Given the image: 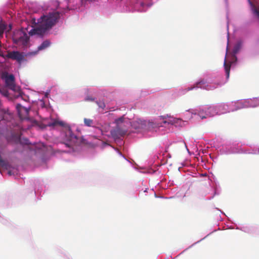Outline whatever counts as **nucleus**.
Here are the masks:
<instances>
[{
	"label": "nucleus",
	"mask_w": 259,
	"mask_h": 259,
	"mask_svg": "<svg viewBox=\"0 0 259 259\" xmlns=\"http://www.w3.org/2000/svg\"><path fill=\"white\" fill-rule=\"evenodd\" d=\"M65 13L64 10L60 12L53 11L43 15L37 20L36 27L29 32V35L43 36L48 34V32L59 21L61 15Z\"/></svg>",
	"instance_id": "nucleus-1"
},
{
	"label": "nucleus",
	"mask_w": 259,
	"mask_h": 259,
	"mask_svg": "<svg viewBox=\"0 0 259 259\" xmlns=\"http://www.w3.org/2000/svg\"><path fill=\"white\" fill-rule=\"evenodd\" d=\"M60 125L63 127L64 140L65 144L68 147H73L77 145L79 143V139L72 133L70 126L67 125L64 122L61 121L55 120L49 124L50 126H55Z\"/></svg>",
	"instance_id": "nucleus-2"
},
{
	"label": "nucleus",
	"mask_w": 259,
	"mask_h": 259,
	"mask_svg": "<svg viewBox=\"0 0 259 259\" xmlns=\"http://www.w3.org/2000/svg\"><path fill=\"white\" fill-rule=\"evenodd\" d=\"M14 44L17 45L26 46L29 41V37L27 33L22 30L15 31L12 37Z\"/></svg>",
	"instance_id": "nucleus-3"
},
{
	"label": "nucleus",
	"mask_w": 259,
	"mask_h": 259,
	"mask_svg": "<svg viewBox=\"0 0 259 259\" xmlns=\"http://www.w3.org/2000/svg\"><path fill=\"white\" fill-rule=\"evenodd\" d=\"M1 78L5 81L6 86L9 89L16 91L18 88L15 83V77L12 74H9L8 72L5 71L2 73Z\"/></svg>",
	"instance_id": "nucleus-4"
},
{
	"label": "nucleus",
	"mask_w": 259,
	"mask_h": 259,
	"mask_svg": "<svg viewBox=\"0 0 259 259\" xmlns=\"http://www.w3.org/2000/svg\"><path fill=\"white\" fill-rule=\"evenodd\" d=\"M0 56L3 57L5 59L8 58L16 60L20 64L25 60V55L23 53H21L19 51L8 52L6 55L1 53Z\"/></svg>",
	"instance_id": "nucleus-5"
},
{
	"label": "nucleus",
	"mask_w": 259,
	"mask_h": 259,
	"mask_svg": "<svg viewBox=\"0 0 259 259\" xmlns=\"http://www.w3.org/2000/svg\"><path fill=\"white\" fill-rule=\"evenodd\" d=\"M16 108L20 118L29 119L28 115L29 114V108H27L22 106L20 104H17L16 105Z\"/></svg>",
	"instance_id": "nucleus-6"
},
{
	"label": "nucleus",
	"mask_w": 259,
	"mask_h": 259,
	"mask_svg": "<svg viewBox=\"0 0 259 259\" xmlns=\"http://www.w3.org/2000/svg\"><path fill=\"white\" fill-rule=\"evenodd\" d=\"M126 133V131L121 129L118 126H117L111 131V134L114 138H119L120 137L123 136Z\"/></svg>",
	"instance_id": "nucleus-7"
},
{
	"label": "nucleus",
	"mask_w": 259,
	"mask_h": 259,
	"mask_svg": "<svg viewBox=\"0 0 259 259\" xmlns=\"http://www.w3.org/2000/svg\"><path fill=\"white\" fill-rule=\"evenodd\" d=\"M51 45V41L49 40H46L44 41L40 45H39L37 48V50L36 51L28 53L29 55H36L38 51L44 50L47 48H48Z\"/></svg>",
	"instance_id": "nucleus-8"
},
{
	"label": "nucleus",
	"mask_w": 259,
	"mask_h": 259,
	"mask_svg": "<svg viewBox=\"0 0 259 259\" xmlns=\"http://www.w3.org/2000/svg\"><path fill=\"white\" fill-rule=\"evenodd\" d=\"M224 67H225V70L227 78H228L229 77V75H230L231 63V62L227 63L226 59H225V61H224Z\"/></svg>",
	"instance_id": "nucleus-9"
},
{
	"label": "nucleus",
	"mask_w": 259,
	"mask_h": 259,
	"mask_svg": "<svg viewBox=\"0 0 259 259\" xmlns=\"http://www.w3.org/2000/svg\"><path fill=\"white\" fill-rule=\"evenodd\" d=\"M84 124L87 126H92L94 123V121L92 119L89 118H84Z\"/></svg>",
	"instance_id": "nucleus-10"
},
{
	"label": "nucleus",
	"mask_w": 259,
	"mask_h": 259,
	"mask_svg": "<svg viewBox=\"0 0 259 259\" xmlns=\"http://www.w3.org/2000/svg\"><path fill=\"white\" fill-rule=\"evenodd\" d=\"M213 110V108L211 107H210L207 109V112L206 113V116H201V115H199V116L201 119L206 118L207 116H211L212 115H213V114H211L210 113H209V111H211Z\"/></svg>",
	"instance_id": "nucleus-11"
},
{
	"label": "nucleus",
	"mask_w": 259,
	"mask_h": 259,
	"mask_svg": "<svg viewBox=\"0 0 259 259\" xmlns=\"http://www.w3.org/2000/svg\"><path fill=\"white\" fill-rule=\"evenodd\" d=\"M204 84H205V82L204 81L202 80L199 82H198L196 83V88H204V87L202 86V85H204ZM205 89L207 90H209L211 89V88H205Z\"/></svg>",
	"instance_id": "nucleus-12"
},
{
	"label": "nucleus",
	"mask_w": 259,
	"mask_h": 259,
	"mask_svg": "<svg viewBox=\"0 0 259 259\" xmlns=\"http://www.w3.org/2000/svg\"><path fill=\"white\" fill-rule=\"evenodd\" d=\"M6 28V25L2 21H1L0 22V35H2L3 34Z\"/></svg>",
	"instance_id": "nucleus-13"
},
{
	"label": "nucleus",
	"mask_w": 259,
	"mask_h": 259,
	"mask_svg": "<svg viewBox=\"0 0 259 259\" xmlns=\"http://www.w3.org/2000/svg\"><path fill=\"white\" fill-rule=\"evenodd\" d=\"M96 103L98 104V106L99 108L102 109H104V108H105L106 107V105L104 103V102H101V101H100V102H98V101H96Z\"/></svg>",
	"instance_id": "nucleus-14"
},
{
	"label": "nucleus",
	"mask_w": 259,
	"mask_h": 259,
	"mask_svg": "<svg viewBox=\"0 0 259 259\" xmlns=\"http://www.w3.org/2000/svg\"><path fill=\"white\" fill-rule=\"evenodd\" d=\"M85 101H94V98H93L91 97L88 96L85 98Z\"/></svg>",
	"instance_id": "nucleus-15"
},
{
	"label": "nucleus",
	"mask_w": 259,
	"mask_h": 259,
	"mask_svg": "<svg viewBox=\"0 0 259 259\" xmlns=\"http://www.w3.org/2000/svg\"><path fill=\"white\" fill-rule=\"evenodd\" d=\"M239 49V46L238 45L236 46L233 50V52L236 54L238 52Z\"/></svg>",
	"instance_id": "nucleus-16"
},
{
	"label": "nucleus",
	"mask_w": 259,
	"mask_h": 259,
	"mask_svg": "<svg viewBox=\"0 0 259 259\" xmlns=\"http://www.w3.org/2000/svg\"><path fill=\"white\" fill-rule=\"evenodd\" d=\"M24 141H25L24 143H25V144H26V145H29V144H30V143L29 142V141H28V139H25V140H24Z\"/></svg>",
	"instance_id": "nucleus-17"
},
{
	"label": "nucleus",
	"mask_w": 259,
	"mask_h": 259,
	"mask_svg": "<svg viewBox=\"0 0 259 259\" xmlns=\"http://www.w3.org/2000/svg\"><path fill=\"white\" fill-rule=\"evenodd\" d=\"M57 9H60L59 4H58V6L57 7Z\"/></svg>",
	"instance_id": "nucleus-18"
},
{
	"label": "nucleus",
	"mask_w": 259,
	"mask_h": 259,
	"mask_svg": "<svg viewBox=\"0 0 259 259\" xmlns=\"http://www.w3.org/2000/svg\"><path fill=\"white\" fill-rule=\"evenodd\" d=\"M66 9H67V10H69V7H68V6H67V7Z\"/></svg>",
	"instance_id": "nucleus-19"
},
{
	"label": "nucleus",
	"mask_w": 259,
	"mask_h": 259,
	"mask_svg": "<svg viewBox=\"0 0 259 259\" xmlns=\"http://www.w3.org/2000/svg\"><path fill=\"white\" fill-rule=\"evenodd\" d=\"M3 112H4L5 113H6V110H4Z\"/></svg>",
	"instance_id": "nucleus-20"
},
{
	"label": "nucleus",
	"mask_w": 259,
	"mask_h": 259,
	"mask_svg": "<svg viewBox=\"0 0 259 259\" xmlns=\"http://www.w3.org/2000/svg\"><path fill=\"white\" fill-rule=\"evenodd\" d=\"M25 101H27V99H23Z\"/></svg>",
	"instance_id": "nucleus-21"
}]
</instances>
